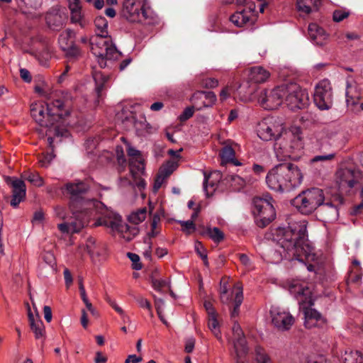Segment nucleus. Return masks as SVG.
Masks as SVG:
<instances>
[{
  "mask_svg": "<svg viewBox=\"0 0 363 363\" xmlns=\"http://www.w3.org/2000/svg\"><path fill=\"white\" fill-rule=\"evenodd\" d=\"M287 228L279 227L275 229L273 237L283 249L284 255L274 251L275 259L279 262L283 257L296 259L303 263H308L316 259L314 249L307 243V221L306 220H292Z\"/></svg>",
  "mask_w": 363,
  "mask_h": 363,
  "instance_id": "obj_1",
  "label": "nucleus"
},
{
  "mask_svg": "<svg viewBox=\"0 0 363 363\" xmlns=\"http://www.w3.org/2000/svg\"><path fill=\"white\" fill-rule=\"evenodd\" d=\"M71 107L62 96H57L48 103L37 101L30 106V114L40 125L54 126L60 119L69 116Z\"/></svg>",
  "mask_w": 363,
  "mask_h": 363,
  "instance_id": "obj_2",
  "label": "nucleus"
},
{
  "mask_svg": "<svg viewBox=\"0 0 363 363\" xmlns=\"http://www.w3.org/2000/svg\"><path fill=\"white\" fill-rule=\"evenodd\" d=\"M303 179V174L298 166L286 163L272 168L266 177V182L275 191H289L298 186Z\"/></svg>",
  "mask_w": 363,
  "mask_h": 363,
  "instance_id": "obj_3",
  "label": "nucleus"
},
{
  "mask_svg": "<svg viewBox=\"0 0 363 363\" xmlns=\"http://www.w3.org/2000/svg\"><path fill=\"white\" fill-rule=\"evenodd\" d=\"M89 190L90 186L84 181H74L65 185L63 193L70 199L69 209L77 217L79 216L78 211L91 216L93 211L101 205L96 199H89L85 197Z\"/></svg>",
  "mask_w": 363,
  "mask_h": 363,
  "instance_id": "obj_4",
  "label": "nucleus"
},
{
  "mask_svg": "<svg viewBox=\"0 0 363 363\" xmlns=\"http://www.w3.org/2000/svg\"><path fill=\"white\" fill-rule=\"evenodd\" d=\"M323 191L318 188H311L303 191L292 200V204L302 214L309 215L319 206H323V210L328 212L330 219H337L338 209L331 203H324Z\"/></svg>",
  "mask_w": 363,
  "mask_h": 363,
  "instance_id": "obj_5",
  "label": "nucleus"
},
{
  "mask_svg": "<svg viewBox=\"0 0 363 363\" xmlns=\"http://www.w3.org/2000/svg\"><path fill=\"white\" fill-rule=\"evenodd\" d=\"M303 132L300 127L293 126L285 129L283 135L274 144V152L279 160L291 158L296 160L303 149Z\"/></svg>",
  "mask_w": 363,
  "mask_h": 363,
  "instance_id": "obj_6",
  "label": "nucleus"
},
{
  "mask_svg": "<svg viewBox=\"0 0 363 363\" xmlns=\"http://www.w3.org/2000/svg\"><path fill=\"white\" fill-rule=\"evenodd\" d=\"M290 293L298 300L301 308L303 311L304 319L320 318L321 315L315 310L311 308L314 299L312 295L311 284L303 280H294L289 284Z\"/></svg>",
  "mask_w": 363,
  "mask_h": 363,
  "instance_id": "obj_7",
  "label": "nucleus"
},
{
  "mask_svg": "<svg viewBox=\"0 0 363 363\" xmlns=\"http://www.w3.org/2000/svg\"><path fill=\"white\" fill-rule=\"evenodd\" d=\"M123 15L130 22L153 24L157 16L147 6V0H124Z\"/></svg>",
  "mask_w": 363,
  "mask_h": 363,
  "instance_id": "obj_8",
  "label": "nucleus"
},
{
  "mask_svg": "<svg viewBox=\"0 0 363 363\" xmlns=\"http://www.w3.org/2000/svg\"><path fill=\"white\" fill-rule=\"evenodd\" d=\"M259 3V11L264 12L267 6L265 0H256ZM238 5L245 8L242 11H236L230 18V21L237 27H249L257 21V11L255 0H237Z\"/></svg>",
  "mask_w": 363,
  "mask_h": 363,
  "instance_id": "obj_9",
  "label": "nucleus"
},
{
  "mask_svg": "<svg viewBox=\"0 0 363 363\" xmlns=\"http://www.w3.org/2000/svg\"><path fill=\"white\" fill-rule=\"evenodd\" d=\"M91 51L96 57L101 68L106 66V60H117L121 54L106 37L94 36L91 39Z\"/></svg>",
  "mask_w": 363,
  "mask_h": 363,
  "instance_id": "obj_10",
  "label": "nucleus"
},
{
  "mask_svg": "<svg viewBox=\"0 0 363 363\" xmlns=\"http://www.w3.org/2000/svg\"><path fill=\"white\" fill-rule=\"evenodd\" d=\"M272 202V198L269 196L265 198L257 197L253 199L252 213L258 227L265 228L274 220L276 212Z\"/></svg>",
  "mask_w": 363,
  "mask_h": 363,
  "instance_id": "obj_11",
  "label": "nucleus"
},
{
  "mask_svg": "<svg viewBox=\"0 0 363 363\" xmlns=\"http://www.w3.org/2000/svg\"><path fill=\"white\" fill-rule=\"evenodd\" d=\"M285 125L278 117L268 116L261 120L257 126L258 137L264 141H278L283 135Z\"/></svg>",
  "mask_w": 363,
  "mask_h": 363,
  "instance_id": "obj_12",
  "label": "nucleus"
},
{
  "mask_svg": "<svg viewBox=\"0 0 363 363\" xmlns=\"http://www.w3.org/2000/svg\"><path fill=\"white\" fill-rule=\"evenodd\" d=\"M94 225H104L111 229L114 233H117L125 241H130L138 233V228H131L125 223L120 216H106L99 218Z\"/></svg>",
  "mask_w": 363,
  "mask_h": 363,
  "instance_id": "obj_13",
  "label": "nucleus"
},
{
  "mask_svg": "<svg viewBox=\"0 0 363 363\" xmlns=\"http://www.w3.org/2000/svg\"><path fill=\"white\" fill-rule=\"evenodd\" d=\"M284 101L292 111L305 108L309 101V98L305 89L296 83L284 84Z\"/></svg>",
  "mask_w": 363,
  "mask_h": 363,
  "instance_id": "obj_14",
  "label": "nucleus"
},
{
  "mask_svg": "<svg viewBox=\"0 0 363 363\" xmlns=\"http://www.w3.org/2000/svg\"><path fill=\"white\" fill-rule=\"evenodd\" d=\"M127 153L130 157V168L133 182L140 189H143L146 186L145 181L141 177L145 172L144 158L140 151L131 147L129 143H127Z\"/></svg>",
  "mask_w": 363,
  "mask_h": 363,
  "instance_id": "obj_15",
  "label": "nucleus"
},
{
  "mask_svg": "<svg viewBox=\"0 0 363 363\" xmlns=\"http://www.w3.org/2000/svg\"><path fill=\"white\" fill-rule=\"evenodd\" d=\"M284 84L272 89H263L257 96V101L264 109H276L284 102Z\"/></svg>",
  "mask_w": 363,
  "mask_h": 363,
  "instance_id": "obj_16",
  "label": "nucleus"
},
{
  "mask_svg": "<svg viewBox=\"0 0 363 363\" xmlns=\"http://www.w3.org/2000/svg\"><path fill=\"white\" fill-rule=\"evenodd\" d=\"M313 100L316 106L320 110H328L332 107L333 91L328 79H323L316 84Z\"/></svg>",
  "mask_w": 363,
  "mask_h": 363,
  "instance_id": "obj_17",
  "label": "nucleus"
},
{
  "mask_svg": "<svg viewBox=\"0 0 363 363\" xmlns=\"http://www.w3.org/2000/svg\"><path fill=\"white\" fill-rule=\"evenodd\" d=\"M270 315L272 324L280 330H288L294 323V318L290 313L280 307L272 306Z\"/></svg>",
  "mask_w": 363,
  "mask_h": 363,
  "instance_id": "obj_18",
  "label": "nucleus"
},
{
  "mask_svg": "<svg viewBox=\"0 0 363 363\" xmlns=\"http://www.w3.org/2000/svg\"><path fill=\"white\" fill-rule=\"evenodd\" d=\"M359 179L360 173L355 170L345 168L336 172V181L341 191H350Z\"/></svg>",
  "mask_w": 363,
  "mask_h": 363,
  "instance_id": "obj_19",
  "label": "nucleus"
},
{
  "mask_svg": "<svg viewBox=\"0 0 363 363\" xmlns=\"http://www.w3.org/2000/svg\"><path fill=\"white\" fill-rule=\"evenodd\" d=\"M74 216V220L58 224L57 228L62 233H75L79 232L89 222L90 215L77 212L79 216Z\"/></svg>",
  "mask_w": 363,
  "mask_h": 363,
  "instance_id": "obj_20",
  "label": "nucleus"
},
{
  "mask_svg": "<svg viewBox=\"0 0 363 363\" xmlns=\"http://www.w3.org/2000/svg\"><path fill=\"white\" fill-rule=\"evenodd\" d=\"M233 344L236 354L239 359L245 356L248 351L243 332L240 325L235 323L233 327Z\"/></svg>",
  "mask_w": 363,
  "mask_h": 363,
  "instance_id": "obj_21",
  "label": "nucleus"
},
{
  "mask_svg": "<svg viewBox=\"0 0 363 363\" xmlns=\"http://www.w3.org/2000/svg\"><path fill=\"white\" fill-rule=\"evenodd\" d=\"M193 104L196 109L201 110L204 107H211L216 101V96L212 91H196L191 99Z\"/></svg>",
  "mask_w": 363,
  "mask_h": 363,
  "instance_id": "obj_22",
  "label": "nucleus"
},
{
  "mask_svg": "<svg viewBox=\"0 0 363 363\" xmlns=\"http://www.w3.org/2000/svg\"><path fill=\"white\" fill-rule=\"evenodd\" d=\"M11 186L13 189L11 205L13 208H16L26 198V187L24 182L18 179L12 181Z\"/></svg>",
  "mask_w": 363,
  "mask_h": 363,
  "instance_id": "obj_23",
  "label": "nucleus"
},
{
  "mask_svg": "<svg viewBox=\"0 0 363 363\" xmlns=\"http://www.w3.org/2000/svg\"><path fill=\"white\" fill-rule=\"evenodd\" d=\"M308 35L311 40L318 45H325L328 39V35L325 30L316 23H311L308 26Z\"/></svg>",
  "mask_w": 363,
  "mask_h": 363,
  "instance_id": "obj_24",
  "label": "nucleus"
},
{
  "mask_svg": "<svg viewBox=\"0 0 363 363\" xmlns=\"http://www.w3.org/2000/svg\"><path fill=\"white\" fill-rule=\"evenodd\" d=\"M271 73L266 68L262 66H255L250 68L249 71V80L255 84L266 82L270 77Z\"/></svg>",
  "mask_w": 363,
  "mask_h": 363,
  "instance_id": "obj_25",
  "label": "nucleus"
},
{
  "mask_svg": "<svg viewBox=\"0 0 363 363\" xmlns=\"http://www.w3.org/2000/svg\"><path fill=\"white\" fill-rule=\"evenodd\" d=\"M221 178L219 172H214L208 175L204 174L203 189L207 196H212L216 191Z\"/></svg>",
  "mask_w": 363,
  "mask_h": 363,
  "instance_id": "obj_26",
  "label": "nucleus"
},
{
  "mask_svg": "<svg viewBox=\"0 0 363 363\" xmlns=\"http://www.w3.org/2000/svg\"><path fill=\"white\" fill-rule=\"evenodd\" d=\"M257 85L252 83L250 80L242 84L239 89V95L241 101L250 102L255 98V92L257 91Z\"/></svg>",
  "mask_w": 363,
  "mask_h": 363,
  "instance_id": "obj_27",
  "label": "nucleus"
},
{
  "mask_svg": "<svg viewBox=\"0 0 363 363\" xmlns=\"http://www.w3.org/2000/svg\"><path fill=\"white\" fill-rule=\"evenodd\" d=\"M30 329L35 334L37 339L43 337L45 333V326L43 321L38 316L34 317L30 313H28Z\"/></svg>",
  "mask_w": 363,
  "mask_h": 363,
  "instance_id": "obj_28",
  "label": "nucleus"
},
{
  "mask_svg": "<svg viewBox=\"0 0 363 363\" xmlns=\"http://www.w3.org/2000/svg\"><path fill=\"white\" fill-rule=\"evenodd\" d=\"M321 0H297L296 5L299 11L308 14L313 9H318Z\"/></svg>",
  "mask_w": 363,
  "mask_h": 363,
  "instance_id": "obj_29",
  "label": "nucleus"
},
{
  "mask_svg": "<svg viewBox=\"0 0 363 363\" xmlns=\"http://www.w3.org/2000/svg\"><path fill=\"white\" fill-rule=\"evenodd\" d=\"M232 294H233L235 297L233 299L234 306L231 311V316L236 317L239 314L240 306L241 305L243 300L242 287L239 284L235 285L233 289Z\"/></svg>",
  "mask_w": 363,
  "mask_h": 363,
  "instance_id": "obj_30",
  "label": "nucleus"
},
{
  "mask_svg": "<svg viewBox=\"0 0 363 363\" xmlns=\"http://www.w3.org/2000/svg\"><path fill=\"white\" fill-rule=\"evenodd\" d=\"M220 157L222 159V163H233L235 166H239L241 164L235 159V152L232 147L226 145L223 147L220 153Z\"/></svg>",
  "mask_w": 363,
  "mask_h": 363,
  "instance_id": "obj_31",
  "label": "nucleus"
},
{
  "mask_svg": "<svg viewBox=\"0 0 363 363\" xmlns=\"http://www.w3.org/2000/svg\"><path fill=\"white\" fill-rule=\"evenodd\" d=\"M94 24L96 26V35L95 36H101L108 38V21L106 18L103 16H98L96 18L94 21Z\"/></svg>",
  "mask_w": 363,
  "mask_h": 363,
  "instance_id": "obj_32",
  "label": "nucleus"
},
{
  "mask_svg": "<svg viewBox=\"0 0 363 363\" xmlns=\"http://www.w3.org/2000/svg\"><path fill=\"white\" fill-rule=\"evenodd\" d=\"M93 78L96 84V91L99 97L101 96V93L104 89V85L108 80V77L105 75L101 71H94L93 72Z\"/></svg>",
  "mask_w": 363,
  "mask_h": 363,
  "instance_id": "obj_33",
  "label": "nucleus"
},
{
  "mask_svg": "<svg viewBox=\"0 0 363 363\" xmlns=\"http://www.w3.org/2000/svg\"><path fill=\"white\" fill-rule=\"evenodd\" d=\"M93 78L96 84V91L99 97L101 96V93L104 89V85L108 80V77L105 75L101 71H94L93 72Z\"/></svg>",
  "mask_w": 363,
  "mask_h": 363,
  "instance_id": "obj_34",
  "label": "nucleus"
},
{
  "mask_svg": "<svg viewBox=\"0 0 363 363\" xmlns=\"http://www.w3.org/2000/svg\"><path fill=\"white\" fill-rule=\"evenodd\" d=\"M343 363H362L363 357L359 351L346 350L342 355Z\"/></svg>",
  "mask_w": 363,
  "mask_h": 363,
  "instance_id": "obj_35",
  "label": "nucleus"
},
{
  "mask_svg": "<svg viewBox=\"0 0 363 363\" xmlns=\"http://www.w3.org/2000/svg\"><path fill=\"white\" fill-rule=\"evenodd\" d=\"M73 37L74 33L71 30H65L60 33L58 42L62 50L67 49L73 44Z\"/></svg>",
  "mask_w": 363,
  "mask_h": 363,
  "instance_id": "obj_36",
  "label": "nucleus"
},
{
  "mask_svg": "<svg viewBox=\"0 0 363 363\" xmlns=\"http://www.w3.org/2000/svg\"><path fill=\"white\" fill-rule=\"evenodd\" d=\"M146 207L141 208L132 212L128 217V221L133 224L138 225L144 221L147 217Z\"/></svg>",
  "mask_w": 363,
  "mask_h": 363,
  "instance_id": "obj_37",
  "label": "nucleus"
},
{
  "mask_svg": "<svg viewBox=\"0 0 363 363\" xmlns=\"http://www.w3.org/2000/svg\"><path fill=\"white\" fill-rule=\"evenodd\" d=\"M22 177L36 186H42L44 184L43 179L36 172H25Z\"/></svg>",
  "mask_w": 363,
  "mask_h": 363,
  "instance_id": "obj_38",
  "label": "nucleus"
},
{
  "mask_svg": "<svg viewBox=\"0 0 363 363\" xmlns=\"http://www.w3.org/2000/svg\"><path fill=\"white\" fill-rule=\"evenodd\" d=\"M354 87L351 84L347 85L346 89V103L348 107H353L359 103V96L358 94H354L353 91Z\"/></svg>",
  "mask_w": 363,
  "mask_h": 363,
  "instance_id": "obj_39",
  "label": "nucleus"
},
{
  "mask_svg": "<svg viewBox=\"0 0 363 363\" xmlns=\"http://www.w3.org/2000/svg\"><path fill=\"white\" fill-rule=\"evenodd\" d=\"M255 358L257 363H272L270 357L260 346H257L255 349Z\"/></svg>",
  "mask_w": 363,
  "mask_h": 363,
  "instance_id": "obj_40",
  "label": "nucleus"
},
{
  "mask_svg": "<svg viewBox=\"0 0 363 363\" xmlns=\"http://www.w3.org/2000/svg\"><path fill=\"white\" fill-rule=\"evenodd\" d=\"M48 133H46L47 135H49L48 138V142L50 147H51V149H52V151H53V145H52L53 138L51 136V135L53 133L56 136H64L67 133V131H65L64 130H60L59 126L55 124L54 126H50V127H48Z\"/></svg>",
  "mask_w": 363,
  "mask_h": 363,
  "instance_id": "obj_41",
  "label": "nucleus"
},
{
  "mask_svg": "<svg viewBox=\"0 0 363 363\" xmlns=\"http://www.w3.org/2000/svg\"><path fill=\"white\" fill-rule=\"evenodd\" d=\"M178 166V161H175L174 160H169L166 163H164L159 170L164 173L165 176L169 177L170 174H172V172L177 169Z\"/></svg>",
  "mask_w": 363,
  "mask_h": 363,
  "instance_id": "obj_42",
  "label": "nucleus"
},
{
  "mask_svg": "<svg viewBox=\"0 0 363 363\" xmlns=\"http://www.w3.org/2000/svg\"><path fill=\"white\" fill-rule=\"evenodd\" d=\"M206 234L215 242H221L224 238V234L223 233L216 227H214L213 228H208L206 231Z\"/></svg>",
  "mask_w": 363,
  "mask_h": 363,
  "instance_id": "obj_43",
  "label": "nucleus"
},
{
  "mask_svg": "<svg viewBox=\"0 0 363 363\" xmlns=\"http://www.w3.org/2000/svg\"><path fill=\"white\" fill-rule=\"evenodd\" d=\"M208 328L211 330V332L214 334V335L217 338L220 339L221 337V335H220V332L219 330L218 322L217 320V314H216L214 315L208 316Z\"/></svg>",
  "mask_w": 363,
  "mask_h": 363,
  "instance_id": "obj_44",
  "label": "nucleus"
},
{
  "mask_svg": "<svg viewBox=\"0 0 363 363\" xmlns=\"http://www.w3.org/2000/svg\"><path fill=\"white\" fill-rule=\"evenodd\" d=\"M46 21L49 26L57 28L62 25L61 16L58 13H48L46 16Z\"/></svg>",
  "mask_w": 363,
  "mask_h": 363,
  "instance_id": "obj_45",
  "label": "nucleus"
},
{
  "mask_svg": "<svg viewBox=\"0 0 363 363\" xmlns=\"http://www.w3.org/2000/svg\"><path fill=\"white\" fill-rule=\"evenodd\" d=\"M195 251L200 256V257L203 261V264L205 266L208 267V261L206 253V250L204 248L202 243L199 241H196L194 245Z\"/></svg>",
  "mask_w": 363,
  "mask_h": 363,
  "instance_id": "obj_46",
  "label": "nucleus"
},
{
  "mask_svg": "<svg viewBox=\"0 0 363 363\" xmlns=\"http://www.w3.org/2000/svg\"><path fill=\"white\" fill-rule=\"evenodd\" d=\"M182 227V230L186 235H190L196 230V225L193 220H177Z\"/></svg>",
  "mask_w": 363,
  "mask_h": 363,
  "instance_id": "obj_47",
  "label": "nucleus"
},
{
  "mask_svg": "<svg viewBox=\"0 0 363 363\" xmlns=\"http://www.w3.org/2000/svg\"><path fill=\"white\" fill-rule=\"evenodd\" d=\"M135 300L140 308L147 309L149 312L150 315L151 317L153 316L151 303L147 298H144L142 296H138L135 297Z\"/></svg>",
  "mask_w": 363,
  "mask_h": 363,
  "instance_id": "obj_48",
  "label": "nucleus"
},
{
  "mask_svg": "<svg viewBox=\"0 0 363 363\" xmlns=\"http://www.w3.org/2000/svg\"><path fill=\"white\" fill-rule=\"evenodd\" d=\"M152 286L154 289L158 291H162L164 288H170V282L168 279H157L152 280Z\"/></svg>",
  "mask_w": 363,
  "mask_h": 363,
  "instance_id": "obj_49",
  "label": "nucleus"
},
{
  "mask_svg": "<svg viewBox=\"0 0 363 363\" xmlns=\"http://www.w3.org/2000/svg\"><path fill=\"white\" fill-rule=\"evenodd\" d=\"M54 157L55 155L53 154V151L46 154H42L38 157V162L42 167H47L50 164Z\"/></svg>",
  "mask_w": 363,
  "mask_h": 363,
  "instance_id": "obj_50",
  "label": "nucleus"
},
{
  "mask_svg": "<svg viewBox=\"0 0 363 363\" xmlns=\"http://www.w3.org/2000/svg\"><path fill=\"white\" fill-rule=\"evenodd\" d=\"M350 14L349 11L345 9H336L333 14V19L335 22H341L347 18Z\"/></svg>",
  "mask_w": 363,
  "mask_h": 363,
  "instance_id": "obj_51",
  "label": "nucleus"
},
{
  "mask_svg": "<svg viewBox=\"0 0 363 363\" xmlns=\"http://www.w3.org/2000/svg\"><path fill=\"white\" fill-rule=\"evenodd\" d=\"M230 182H231V185L236 189H240L246 184L245 180L238 175H231L230 177Z\"/></svg>",
  "mask_w": 363,
  "mask_h": 363,
  "instance_id": "obj_52",
  "label": "nucleus"
},
{
  "mask_svg": "<svg viewBox=\"0 0 363 363\" xmlns=\"http://www.w3.org/2000/svg\"><path fill=\"white\" fill-rule=\"evenodd\" d=\"M168 178L167 176H165V174L162 172H161L160 170L158 172V174L155 179L154 183V191H157L162 186V184L165 182V180Z\"/></svg>",
  "mask_w": 363,
  "mask_h": 363,
  "instance_id": "obj_53",
  "label": "nucleus"
},
{
  "mask_svg": "<svg viewBox=\"0 0 363 363\" xmlns=\"http://www.w3.org/2000/svg\"><path fill=\"white\" fill-rule=\"evenodd\" d=\"M43 259L45 264H47L50 269H53L55 265V258L54 255L50 252H45L43 255Z\"/></svg>",
  "mask_w": 363,
  "mask_h": 363,
  "instance_id": "obj_54",
  "label": "nucleus"
},
{
  "mask_svg": "<svg viewBox=\"0 0 363 363\" xmlns=\"http://www.w3.org/2000/svg\"><path fill=\"white\" fill-rule=\"evenodd\" d=\"M68 57H77L80 55L79 49L74 44L68 46L67 49L62 50Z\"/></svg>",
  "mask_w": 363,
  "mask_h": 363,
  "instance_id": "obj_55",
  "label": "nucleus"
},
{
  "mask_svg": "<svg viewBox=\"0 0 363 363\" xmlns=\"http://www.w3.org/2000/svg\"><path fill=\"white\" fill-rule=\"evenodd\" d=\"M128 257L133 262V269L135 270H140L142 269V264L140 262V257L138 255L132 252H128Z\"/></svg>",
  "mask_w": 363,
  "mask_h": 363,
  "instance_id": "obj_56",
  "label": "nucleus"
},
{
  "mask_svg": "<svg viewBox=\"0 0 363 363\" xmlns=\"http://www.w3.org/2000/svg\"><path fill=\"white\" fill-rule=\"evenodd\" d=\"M71 13V21L74 23H79L81 26L83 25L84 16L82 11H75Z\"/></svg>",
  "mask_w": 363,
  "mask_h": 363,
  "instance_id": "obj_57",
  "label": "nucleus"
},
{
  "mask_svg": "<svg viewBox=\"0 0 363 363\" xmlns=\"http://www.w3.org/2000/svg\"><path fill=\"white\" fill-rule=\"evenodd\" d=\"M220 300L223 303H229L231 298L228 294V289L225 284L221 285L220 289Z\"/></svg>",
  "mask_w": 363,
  "mask_h": 363,
  "instance_id": "obj_58",
  "label": "nucleus"
},
{
  "mask_svg": "<svg viewBox=\"0 0 363 363\" xmlns=\"http://www.w3.org/2000/svg\"><path fill=\"white\" fill-rule=\"evenodd\" d=\"M160 221V218L158 216L155 215L152 218V220L151 223V232L150 233V236L155 237L159 233V231L157 230V228Z\"/></svg>",
  "mask_w": 363,
  "mask_h": 363,
  "instance_id": "obj_59",
  "label": "nucleus"
},
{
  "mask_svg": "<svg viewBox=\"0 0 363 363\" xmlns=\"http://www.w3.org/2000/svg\"><path fill=\"white\" fill-rule=\"evenodd\" d=\"M195 108L194 104L193 106L186 108L179 117L180 120L184 121L190 118L193 116Z\"/></svg>",
  "mask_w": 363,
  "mask_h": 363,
  "instance_id": "obj_60",
  "label": "nucleus"
},
{
  "mask_svg": "<svg viewBox=\"0 0 363 363\" xmlns=\"http://www.w3.org/2000/svg\"><path fill=\"white\" fill-rule=\"evenodd\" d=\"M218 85V81L215 78H206L202 81V86L206 88H215Z\"/></svg>",
  "mask_w": 363,
  "mask_h": 363,
  "instance_id": "obj_61",
  "label": "nucleus"
},
{
  "mask_svg": "<svg viewBox=\"0 0 363 363\" xmlns=\"http://www.w3.org/2000/svg\"><path fill=\"white\" fill-rule=\"evenodd\" d=\"M335 156V153H330L324 155H317L311 159L312 162H318L321 161L332 160Z\"/></svg>",
  "mask_w": 363,
  "mask_h": 363,
  "instance_id": "obj_62",
  "label": "nucleus"
},
{
  "mask_svg": "<svg viewBox=\"0 0 363 363\" xmlns=\"http://www.w3.org/2000/svg\"><path fill=\"white\" fill-rule=\"evenodd\" d=\"M323 319L322 317L320 318H315H315L311 319L310 318H308V320L304 321V325H305L306 328H312L318 326L319 323H323Z\"/></svg>",
  "mask_w": 363,
  "mask_h": 363,
  "instance_id": "obj_63",
  "label": "nucleus"
},
{
  "mask_svg": "<svg viewBox=\"0 0 363 363\" xmlns=\"http://www.w3.org/2000/svg\"><path fill=\"white\" fill-rule=\"evenodd\" d=\"M63 274H64L66 287L67 289H69L70 287V286L72 284V281H73L72 274L68 269L65 268L64 269Z\"/></svg>",
  "mask_w": 363,
  "mask_h": 363,
  "instance_id": "obj_64",
  "label": "nucleus"
}]
</instances>
